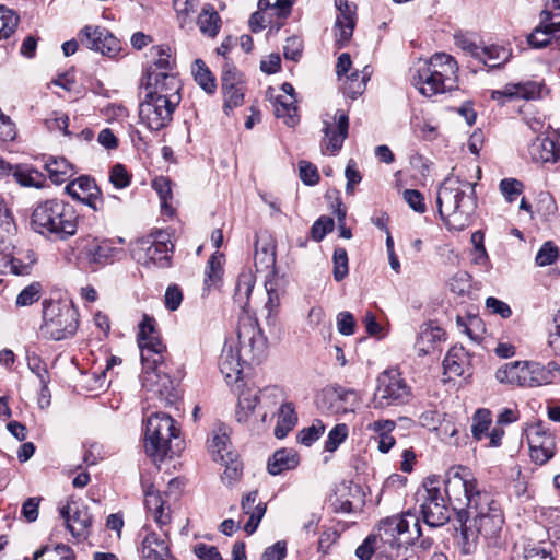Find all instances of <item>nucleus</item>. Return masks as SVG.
<instances>
[{"mask_svg":"<svg viewBox=\"0 0 560 560\" xmlns=\"http://www.w3.org/2000/svg\"><path fill=\"white\" fill-rule=\"evenodd\" d=\"M520 361L509 362L495 372V378L502 384L520 386Z\"/></svg>","mask_w":560,"mask_h":560,"instance_id":"nucleus-50","label":"nucleus"},{"mask_svg":"<svg viewBox=\"0 0 560 560\" xmlns=\"http://www.w3.org/2000/svg\"><path fill=\"white\" fill-rule=\"evenodd\" d=\"M79 36L89 49L104 56L114 57L120 50V42L105 27L88 25Z\"/></svg>","mask_w":560,"mask_h":560,"instance_id":"nucleus-17","label":"nucleus"},{"mask_svg":"<svg viewBox=\"0 0 560 560\" xmlns=\"http://www.w3.org/2000/svg\"><path fill=\"white\" fill-rule=\"evenodd\" d=\"M436 203L447 229L463 231L471 224L477 208L475 185L451 174L438 189Z\"/></svg>","mask_w":560,"mask_h":560,"instance_id":"nucleus-1","label":"nucleus"},{"mask_svg":"<svg viewBox=\"0 0 560 560\" xmlns=\"http://www.w3.org/2000/svg\"><path fill=\"white\" fill-rule=\"evenodd\" d=\"M544 84L536 81H524L518 83H508L501 90H493L491 98L504 104L513 100H535L540 97Z\"/></svg>","mask_w":560,"mask_h":560,"instance_id":"nucleus-22","label":"nucleus"},{"mask_svg":"<svg viewBox=\"0 0 560 560\" xmlns=\"http://www.w3.org/2000/svg\"><path fill=\"white\" fill-rule=\"evenodd\" d=\"M35 260V254L32 250L27 252L25 259L12 256L9 260L10 270L16 276L28 275Z\"/></svg>","mask_w":560,"mask_h":560,"instance_id":"nucleus-59","label":"nucleus"},{"mask_svg":"<svg viewBox=\"0 0 560 560\" xmlns=\"http://www.w3.org/2000/svg\"><path fill=\"white\" fill-rule=\"evenodd\" d=\"M257 498L258 492L250 491L242 499L241 502L243 513L249 516L248 521L244 525V530L249 535L257 529L267 509L265 503L257 502Z\"/></svg>","mask_w":560,"mask_h":560,"instance_id":"nucleus-31","label":"nucleus"},{"mask_svg":"<svg viewBox=\"0 0 560 560\" xmlns=\"http://www.w3.org/2000/svg\"><path fill=\"white\" fill-rule=\"evenodd\" d=\"M512 56L510 49L503 46H483L482 55L478 57V60L481 61L485 66L495 69L505 65Z\"/></svg>","mask_w":560,"mask_h":560,"instance_id":"nucleus-41","label":"nucleus"},{"mask_svg":"<svg viewBox=\"0 0 560 560\" xmlns=\"http://www.w3.org/2000/svg\"><path fill=\"white\" fill-rule=\"evenodd\" d=\"M470 522L480 536L485 539H491L499 536L504 517L499 503L489 494L482 498V501L471 509Z\"/></svg>","mask_w":560,"mask_h":560,"instance_id":"nucleus-13","label":"nucleus"},{"mask_svg":"<svg viewBox=\"0 0 560 560\" xmlns=\"http://www.w3.org/2000/svg\"><path fill=\"white\" fill-rule=\"evenodd\" d=\"M85 252L91 264L104 266L113 262L120 249L113 246L110 241L104 240L88 245Z\"/></svg>","mask_w":560,"mask_h":560,"instance_id":"nucleus-35","label":"nucleus"},{"mask_svg":"<svg viewBox=\"0 0 560 560\" xmlns=\"http://www.w3.org/2000/svg\"><path fill=\"white\" fill-rule=\"evenodd\" d=\"M19 16L4 5H0V39L8 38L16 28Z\"/></svg>","mask_w":560,"mask_h":560,"instance_id":"nucleus-52","label":"nucleus"},{"mask_svg":"<svg viewBox=\"0 0 560 560\" xmlns=\"http://www.w3.org/2000/svg\"><path fill=\"white\" fill-rule=\"evenodd\" d=\"M138 343L143 369L142 386L149 392L163 395L172 388L165 366L167 351L155 330L154 319L148 315L139 324Z\"/></svg>","mask_w":560,"mask_h":560,"instance_id":"nucleus-2","label":"nucleus"},{"mask_svg":"<svg viewBox=\"0 0 560 560\" xmlns=\"http://www.w3.org/2000/svg\"><path fill=\"white\" fill-rule=\"evenodd\" d=\"M460 522V528L455 535V545L460 555L469 556L472 555L478 545L479 533L470 522V515H464Z\"/></svg>","mask_w":560,"mask_h":560,"instance_id":"nucleus-30","label":"nucleus"},{"mask_svg":"<svg viewBox=\"0 0 560 560\" xmlns=\"http://www.w3.org/2000/svg\"><path fill=\"white\" fill-rule=\"evenodd\" d=\"M558 369V364L549 362L547 365H542L539 362L529 361V387L547 385L553 382L555 370Z\"/></svg>","mask_w":560,"mask_h":560,"instance_id":"nucleus-39","label":"nucleus"},{"mask_svg":"<svg viewBox=\"0 0 560 560\" xmlns=\"http://www.w3.org/2000/svg\"><path fill=\"white\" fill-rule=\"evenodd\" d=\"M228 444L229 438L226 434H215L211 440L210 448L213 453V459L226 466L223 478L237 479L241 470L234 462L235 455L228 450Z\"/></svg>","mask_w":560,"mask_h":560,"instance_id":"nucleus-26","label":"nucleus"},{"mask_svg":"<svg viewBox=\"0 0 560 560\" xmlns=\"http://www.w3.org/2000/svg\"><path fill=\"white\" fill-rule=\"evenodd\" d=\"M303 52V40L301 37L293 35L287 38L283 46V56L288 60L298 62Z\"/></svg>","mask_w":560,"mask_h":560,"instance_id":"nucleus-62","label":"nucleus"},{"mask_svg":"<svg viewBox=\"0 0 560 560\" xmlns=\"http://www.w3.org/2000/svg\"><path fill=\"white\" fill-rule=\"evenodd\" d=\"M411 397V388L396 370H386L377 377V386L373 397L375 408L401 405Z\"/></svg>","mask_w":560,"mask_h":560,"instance_id":"nucleus-10","label":"nucleus"},{"mask_svg":"<svg viewBox=\"0 0 560 560\" xmlns=\"http://www.w3.org/2000/svg\"><path fill=\"white\" fill-rule=\"evenodd\" d=\"M220 22L221 19L218 12L210 5L205 7L197 19L200 32L209 37H214L218 34Z\"/></svg>","mask_w":560,"mask_h":560,"instance_id":"nucleus-44","label":"nucleus"},{"mask_svg":"<svg viewBox=\"0 0 560 560\" xmlns=\"http://www.w3.org/2000/svg\"><path fill=\"white\" fill-rule=\"evenodd\" d=\"M298 416L293 404L282 402L278 412L275 435L277 439H283L295 427Z\"/></svg>","mask_w":560,"mask_h":560,"instance_id":"nucleus-38","label":"nucleus"},{"mask_svg":"<svg viewBox=\"0 0 560 560\" xmlns=\"http://www.w3.org/2000/svg\"><path fill=\"white\" fill-rule=\"evenodd\" d=\"M45 168L49 179L57 185L67 182L73 175V167L65 158H49Z\"/></svg>","mask_w":560,"mask_h":560,"instance_id":"nucleus-37","label":"nucleus"},{"mask_svg":"<svg viewBox=\"0 0 560 560\" xmlns=\"http://www.w3.org/2000/svg\"><path fill=\"white\" fill-rule=\"evenodd\" d=\"M174 245L171 242L170 234L165 231L156 230L137 242L133 249L136 259L147 266L166 267L170 262L171 253Z\"/></svg>","mask_w":560,"mask_h":560,"instance_id":"nucleus-9","label":"nucleus"},{"mask_svg":"<svg viewBox=\"0 0 560 560\" xmlns=\"http://www.w3.org/2000/svg\"><path fill=\"white\" fill-rule=\"evenodd\" d=\"M434 483L433 479H427L423 491H419L418 495L421 497L420 510L423 522L430 527H440L450 521L453 510L442 490Z\"/></svg>","mask_w":560,"mask_h":560,"instance_id":"nucleus-11","label":"nucleus"},{"mask_svg":"<svg viewBox=\"0 0 560 560\" xmlns=\"http://www.w3.org/2000/svg\"><path fill=\"white\" fill-rule=\"evenodd\" d=\"M526 436L530 458L534 463L544 465L553 457L556 452V439L542 423L530 425L526 432Z\"/></svg>","mask_w":560,"mask_h":560,"instance_id":"nucleus-16","label":"nucleus"},{"mask_svg":"<svg viewBox=\"0 0 560 560\" xmlns=\"http://www.w3.org/2000/svg\"><path fill=\"white\" fill-rule=\"evenodd\" d=\"M27 366L38 377L39 384L43 385V392H47L50 377L43 360L36 353H28Z\"/></svg>","mask_w":560,"mask_h":560,"instance_id":"nucleus-53","label":"nucleus"},{"mask_svg":"<svg viewBox=\"0 0 560 560\" xmlns=\"http://www.w3.org/2000/svg\"><path fill=\"white\" fill-rule=\"evenodd\" d=\"M513 560H555L552 553L545 548L525 547L522 555L514 556Z\"/></svg>","mask_w":560,"mask_h":560,"instance_id":"nucleus-64","label":"nucleus"},{"mask_svg":"<svg viewBox=\"0 0 560 560\" xmlns=\"http://www.w3.org/2000/svg\"><path fill=\"white\" fill-rule=\"evenodd\" d=\"M491 412L487 409H478L472 418L471 433L472 436L480 441L488 435L491 424Z\"/></svg>","mask_w":560,"mask_h":560,"instance_id":"nucleus-48","label":"nucleus"},{"mask_svg":"<svg viewBox=\"0 0 560 560\" xmlns=\"http://www.w3.org/2000/svg\"><path fill=\"white\" fill-rule=\"evenodd\" d=\"M256 393L260 408H270L283 399V390L277 386L266 387Z\"/></svg>","mask_w":560,"mask_h":560,"instance_id":"nucleus-57","label":"nucleus"},{"mask_svg":"<svg viewBox=\"0 0 560 560\" xmlns=\"http://www.w3.org/2000/svg\"><path fill=\"white\" fill-rule=\"evenodd\" d=\"M275 114L279 118H284L288 126L293 127L298 124V107L295 96L279 95L275 101Z\"/></svg>","mask_w":560,"mask_h":560,"instance_id":"nucleus-40","label":"nucleus"},{"mask_svg":"<svg viewBox=\"0 0 560 560\" xmlns=\"http://www.w3.org/2000/svg\"><path fill=\"white\" fill-rule=\"evenodd\" d=\"M96 186L97 185L92 177L82 175L69 183L65 190L74 200H78L83 197L84 194H89L91 190H93Z\"/></svg>","mask_w":560,"mask_h":560,"instance_id":"nucleus-47","label":"nucleus"},{"mask_svg":"<svg viewBox=\"0 0 560 560\" xmlns=\"http://www.w3.org/2000/svg\"><path fill=\"white\" fill-rule=\"evenodd\" d=\"M78 311L70 304L50 302L45 304L40 334L51 340H63L73 336L78 329Z\"/></svg>","mask_w":560,"mask_h":560,"instance_id":"nucleus-7","label":"nucleus"},{"mask_svg":"<svg viewBox=\"0 0 560 560\" xmlns=\"http://www.w3.org/2000/svg\"><path fill=\"white\" fill-rule=\"evenodd\" d=\"M325 431V425L320 420H316L312 425L302 429L298 434V441L306 446L317 441Z\"/></svg>","mask_w":560,"mask_h":560,"instance_id":"nucleus-58","label":"nucleus"},{"mask_svg":"<svg viewBox=\"0 0 560 560\" xmlns=\"http://www.w3.org/2000/svg\"><path fill=\"white\" fill-rule=\"evenodd\" d=\"M79 215L73 206L59 199L37 203L31 214V229L52 241H66L78 231Z\"/></svg>","mask_w":560,"mask_h":560,"instance_id":"nucleus-3","label":"nucleus"},{"mask_svg":"<svg viewBox=\"0 0 560 560\" xmlns=\"http://www.w3.org/2000/svg\"><path fill=\"white\" fill-rule=\"evenodd\" d=\"M469 364L468 354L462 346L452 347L443 360L444 374L462 376Z\"/></svg>","mask_w":560,"mask_h":560,"instance_id":"nucleus-34","label":"nucleus"},{"mask_svg":"<svg viewBox=\"0 0 560 560\" xmlns=\"http://www.w3.org/2000/svg\"><path fill=\"white\" fill-rule=\"evenodd\" d=\"M430 69L439 78L445 81L453 90L457 88L458 66L456 60L445 52H436L430 59H423Z\"/></svg>","mask_w":560,"mask_h":560,"instance_id":"nucleus-24","label":"nucleus"},{"mask_svg":"<svg viewBox=\"0 0 560 560\" xmlns=\"http://www.w3.org/2000/svg\"><path fill=\"white\" fill-rule=\"evenodd\" d=\"M396 428L393 420H376L366 425V430L372 432V438L378 443V451L387 453L395 444L392 432Z\"/></svg>","mask_w":560,"mask_h":560,"instance_id":"nucleus-33","label":"nucleus"},{"mask_svg":"<svg viewBox=\"0 0 560 560\" xmlns=\"http://www.w3.org/2000/svg\"><path fill=\"white\" fill-rule=\"evenodd\" d=\"M192 73L195 75V80L201 86L203 91L209 94L215 92L217 84L215 80L212 77L210 70L206 66V63L201 59H197L192 66Z\"/></svg>","mask_w":560,"mask_h":560,"instance_id":"nucleus-45","label":"nucleus"},{"mask_svg":"<svg viewBox=\"0 0 560 560\" xmlns=\"http://www.w3.org/2000/svg\"><path fill=\"white\" fill-rule=\"evenodd\" d=\"M13 177L24 187L42 188L46 183L45 175L33 167L16 166L13 171Z\"/></svg>","mask_w":560,"mask_h":560,"instance_id":"nucleus-43","label":"nucleus"},{"mask_svg":"<svg viewBox=\"0 0 560 560\" xmlns=\"http://www.w3.org/2000/svg\"><path fill=\"white\" fill-rule=\"evenodd\" d=\"M443 494L452 510L457 513L458 520L464 515H471V509H475L487 492L476 489V480L471 477L466 467H453L446 472Z\"/></svg>","mask_w":560,"mask_h":560,"instance_id":"nucleus-5","label":"nucleus"},{"mask_svg":"<svg viewBox=\"0 0 560 560\" xmlns=\"http://www.w3.org/2000/svg\"><path fill=\"white\" fill-rule=\"evenodd\" d=\"M558 133L537 136L528 145L527 152L534 163H556L560 159Z\"/></svg>","mask_w":560,"mask_h":560,"instance_id":"nucleus-21","label":"nucleus"},{"mask_svg":"<svg viewBox=\"0 0 560 560\" xmlns=\"http://www.w3.org/2000/svg\"><path fill=\"white\" fill-rule=\"evenodd\" d=\"M178 104L168 98L144 93L139 106L140 120L148 129L159 131L172 121L173 113Z\"/></svg>","mask_w":560,"mask_h":560,"instance_id":"nucleus-12","label":"nucleus"},{"mask_svg":"<svg viewBox=\"0 0 560 560\" xmlns=\"http://www.w3.org/2000/svg\"><path fill=\"white\" fill-rule=\"evenodd\" d=\"M180 450L179 429L165 412L152 413L145 421L144 451L155 460H163Z\"/></svg>","mask_w":560,"mask_h":560,"instance_id":"nucleus-4","label":"nucleus"},{"mask_svg":"<svg viewBox=\"0 0 560 560\" xmlns=\"http://www.w3.org/2000/svg\"><path fill=\"white\" fill-rule=\"evenodd\" d=\"M257 393L252 390H244L238 397V404L235 411V418L237 422L245 423L252 427V429H259L260 425L256 421H252V416L255 408L258 405Z\"/></svg>","mask_w":560,"mask_h":560,"instance_id":"nucleus-36","label":"nucleus"},{"mask_svg":"<svg viewBox=\"0 0 560 560\" xmlns=\"http://www.w3.org/2000/svg\"><path fill=\"white\" fill-rule=\"evenodd\" d=\"M300 464V455L293 448L277 450L268 459L267 470L270 475H281L295 469Z\"/></svg>","mask_w":560,"mask_h":560,"instance_id":"nucleus-32","label":"nucleus"},{"mask_svg":"<svg viewBox=\"0 0 560 560\" xmlns=\"http://www.w3.org/2000/svg\"><path fill=\"white\" fill-rule=\"evenodd\" d=\"M348 427L345 423L336 424L328 433L327 440L325 442V451L335 452L341 443L348 438Z\"/></svg>","mask_w":560,"mask_h":560,"instance_id":"nucleus-56","label":"nucleus"},{"mask_svg":"<svg viewBox=\"0 0 560 560\" xmlns=\"http://www.w3.org/2000/svg\"><path fill=\"white\" fill-rule=\"evenodd\" d=\"M164 537L154 532H149L142 539L139 548L141 560H172L167 541L168 534L165 530Z\"/></svg>","mask_w":560,"mask_h":560,"instance_id":"nucleus-25","label":"nucleus"},{"mask_svg":"<svg viewBox=\"0 0 560 560\" xmlns=\"http://www.w3.org/2000/svg\"><path fill=\"white\" fill-rule=\"evenodd\" d=\"M334 118L336 120V130L332 129L327 121H325L323 130L325 133L323 148L330 154H336L342 148L343 141L348 137L349 129V117L343 110L338 109Z\"/></svg>","mask_w":560,"mask_h":560,"instance_id":"nucleus-23","label":"nucleus"},{"mask_svg":"<svg viewBox=\"0 0 560 560\" xmlns=\"http://www.w3.org/2000/svg\"><path fill=\"white\" fill-rule=\"evenodd\" d=\"M332 264H334V269H332L334 279L337 282H340L348 276V272H349L348 254L345 248L338 247L334 250Z\"/></svg>","mask_w":560,"mask_h":560,"instance_id":"nucleus-54","label":"nucleus"},{"mask_svg":"<svg viewBox=\"0 0 560 560\" xmlns=\"http://www.w3.org/2000/svg\"><path fill=\"white\" fill-rule=\"evenodd\" d=\"M60 515L67 528L77 538H85L92 523V516L86 506L75 502L60 508Z\"/></svg>","mask_w":560,"mask_h":560,"instance_id":"nucleus-19","label":"nucleus"},{"mask_svg":"<svg viewBox=\"0 0 560 560\" xmlns=\"http://www.w3.org/2000/svg\"><path fill=\"white\" fill-rule=\"evenodd\" d=\"M371 73L372 72L369 69V67H364V69L361 72L355 70L350 74L347 73L345 75V80L353 81L355 83V86L348 88L350 98L355 100L364 92L366 82L369 81Z\"/></svg>","mask_w":560,"mask_h":560,"instance_id":"nucleus-51","label":"nucleus"},{"mask_svg":"<svg viewBox=\"0 0 560 560\" xmlns=\"http://www.w3.org/2000/svg\"><path fill=\"white\" fill-rule=\"evenodd\" d=\"M222 93L224 97L223 109L226 115H229L230 112L233 110V108L241 106L244 102L243 83L222 88Z\"/></svg>","mask_w":560,"mask_h":560,"instance_id":"nucleus-46","label":"nucleus"},{"mask_svg":"<svg viewBox=\"0 0 560 560\" xmlns=\"http://www.w3.org/2000/svg\"><path fill=\"white\" fill-rule=\"evenodd\" d=\"M75 560L73 550L65 544H56L43 546L33 555V560Z\"/></svg>","mask_w":560,"mask_h":560,"instance_id":"nucleus-42","label":"nucleus"},{"mask_svg":"<svg viewBox=\"0 0 560 560\" xmlns=\"http://www.w3.org/2000/svg\"><path fill=\"white\" fill-rule=\"evenodd\" d=\"M420 520L416 513L407 511L382 520L377 525L376 537L383 545V551L405 545H413L421 536Z\"/></svg>","mask_w":560,"mask_h":560,"instance_id":"nucleus-6","label":"nucleus"},{"mask_svg":"<svg viewBox=\"0 0 560 560\" xmlns=\"http://www.w3.org/2000/svg\"><path fill=\"white\" fill-rule=\"evenodd\" d=\"M383 549V545L375 534L369 535L357 548L355 556L361 560H370L375 550Z\"/></svg>","mask_w":560,"mask_h":560,"instance_id":"nucleus-60","label":"nucleus"},{"mask_svg":"<svg viewBox=\"0 0 560 560\" xmlns=\"http://www.w3.org/2000/svg\"><path fill=\"white\" fill-rule=\"evenodd\" d=\"M237 345V352L245 363L258 364L266 357L267 338L258 324L250 318L238 322L236 334L232 336Z\"/></svg>","mask_w":560,"mask_h":560,"instance_id":"nucleus-8","label":"nucleus"},{"mask_svg":"<svg viewBox=\"0 0 560 560\" xmlns=\"http://www.w3.org/2000/svg\"><path fill=\"white\" fill-rule=\"evenodd\" d=\"M361 395L358 390L343 386L325 388L317 398V406L330 415L354 413L361 405Z\"/></svg>","mask_w":560,"mask_h":560,"instance_id":"nucleus-14","label":"nucleus"},{"mask_svg":"<svg viewBox=\"0 0 560 560\" xmlns=\"http://www.w3.org/2000/svg\"><path fill=\"white\" fill-rule=\"evenodd\" d=\"M218 364L220 372L228 383L238 381L243 371V365H248L245 363L242 354L237 352V345L233 337H229L225 340Z\"/></svg>","mask_w":560,"mask_h":560,"instance_id":"nucleus-20","label":"nucleus"},{"mask_svg":"<svg viewBox=\"0 0 560 560\" xmlns=\"http://www.w3.org/2000/svg\"><path fill=\"white\" fill-rule=\"evenodd\" d=\"M140 88L143 93H151L153 96L168 98L176 103L180 102V82L173 72L147 70Z\"/></svg>","mask_w":560,"mask_h":560,"instance_id":"nucleus-15","label":"nucleus"},{"mask_svg":"<svg viewBox=\"0 0 560 560\" xmlns=\"http://www.w3.org/2000/svg\"><path fill=\"white\" fill-rule=\"evenodd\" d=\"M154 55L156 59L153 65L148 68V70H153L158 72H172V68L174 65V59L170 54V48H164L162 46L153 48Z\"/></svg>","mask_w":560,"mask_h":560,"instance_id":"nucleus-55","label":"nucleus"},{"mask_svg":"<svg viewBox=\"0 0 560 560\" xmlns=\"http://www.w3.org/2000/svg\"><path fill=\"white\" fill-rule=\"evenodd\" d=\"M338 9L340 11V15L337 18L335 23V36L337 47L342 48L352 37L355 20L353 16L354 11L352 5L347 1L342 2V0H339Z\"/></svg>","mask_w":560,"mask_h":560,"instance_id":"nucleus-27","label":"nucleus"},{"mask_svg":"<svg viewBox=\"0 0 560 560\" xmlns=\"http://www.w3.org/2000/svg\"><path fill=\"white\" fill-rule=\"evenodd\" d=\"M335 222L330 217H319L311 229V235L314 241L320 242L329 232L334 230Z\"/></svg>","mask_w":560,"mask_h":560,"instance_id":"nucleus-61","label":"nucleus"},{"mask_svg":"<svg viewBox=\"0 0 560 560\" xmlns=\"http://www.w3.org/2000/svg\"><path fill=\"white\" fill-rule=\"evenodd\" d=\"M144 505L161 529L170 524V506H165V499L163 494L159 490L154 489V487H150L145 490Z\"/></svg>","mask_w":560,"mask_h":560,"instance_id":"nucleus-29","label":"nucleus"},{"mask_svg":"<svg viewBox=\"0 0 560 560\" xmlns=\"http://www.w3.org/2000/svg\"><path fill=\"white\" fill-rule=\"evenodd\" d=\"M536 264L538 266H548L552 264L555 260L560 261V256L558 255V247L555 246L551 242H546L536 255Z\"/></svg>","mask_w":560,"mask_h":560,"instance_id":"nucleus-63","label":"nucleus"},{"mask_svg":"<svg viewBox=\"0 0 560 560\" xmlns=\"http://www.w3.org/2000/svg\"><path fill=\"white\" fill-rule=\"evenodd\" d=\"M411 82L424 96L432 97L436 94L452 91L453 89L433 73L423 59L418 60L411 69Z\"/></svg>","mask_w":560,"mask_h":560,"instance_id":"nucleus-18","label":"nucleus"},{"mask_svg":"<svg viewBox=\"0 0 560 560\" xmlns=\"http://www.w3.org/2000/svg\"><path fill=\"white\" fill-rule=\"evenodd\" d=\"M552 39L560 48V21H545L542 18H540L539 25L527 37L528 44L534 48H544Z\"/></svg>","mask_w":560,"mask_h":560,"instance_id":"nucleus-28","label":"nucleus"},{"mask_svg":"<svg viewBox=\"0 0 560 560\" xmlns=\"http://www.w3.org/2000/svg\"><path fill=\"white\" fill-rule=\"evenodd\" d=\"M152 186L161 199L162 211L172 215L174 210L168 203V200L172 199L171 180L166 177H159L153 180Z\"/></svg>","mask_w":560,"mask_h":560,"instance_id":"nucleus-49","label":"nucleus"}]
</instances>
